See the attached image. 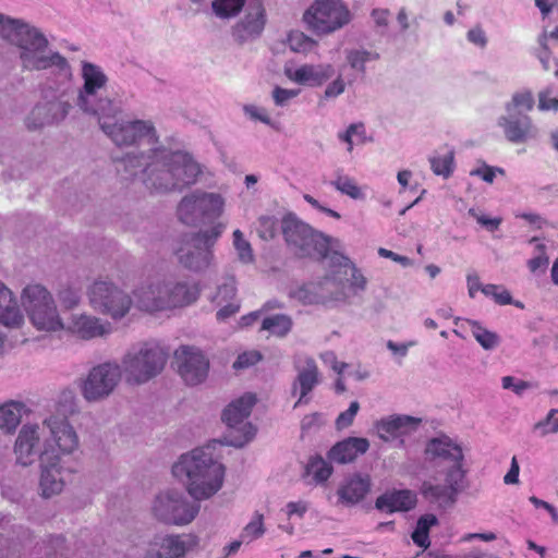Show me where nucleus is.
<instances>
[{"instance_id":"nucleus-1","label":"nucleus","mask_w":558,"mask_h":558,"mask_svg":"<svg viewBox=\"0 0 558 558\" xmlns=\"http://www.w3.org/2000/svg\"><path fill=\"white\" fill-rule=\"evenodd\" d=\"M172 474L179 480H185L186 489L194 499L203 500L221 488L225 466L210 452L197 448L181 456L172 466Z\"/></svg>"},{"instance_id":"nucleus-2","label":"nucleus","mask_w":558,"mask_h":558,"mask_svg":"<svg viewBox=\"0 0 558 558\" xmlns=\"http://www.w3.org/2000/svg\"><path fill=\"white\" fill-rule=\"evenodd\" d=\"M199 294L198 283L174 279H151L133 291L135 305L150 313L191 305Z\"/></svg>"},{"instance_id":"nucleus-3","label":"nucleus","mask_w":558,"mask_h":558,"mask_svg":"<svg viewBox=\"0 0 558 558\" xmlns=\"http://www.w3.org/2000/svg\"><path fill=\"white\" fill-rule=\"evenodd\" d=\"M121 114V108L114 104L97 114L104 133L117 146L147 145L156 153L155 146L159 143V136L154 123L150 120L124 121Z\"/></svg>"},{"instance_id":"nucleus-4","label":"nucleus","mask_w":558,"mask_h":558,"mask_svg":"<svg viewBox=\"0 0 558 558\" xmlns=\"http://www.w3.org/2000/svg\"><path fill=\"white\" fill-rule=\"evenodd\" d=\"M281 232L288 248L299 258L323 260L329 254L332 239L293 214L283 216Z\"/></svg>"},{"instance_id":"nucleus-5","label":"nucleus","mask_w":558,"mask_h":558,"mask_svg":"<svg viewBox=\"0 0 558 558\" xmlns=\"http://www.w3.org/2000/svg\"><path fill=\"white\" fill-rule=\"evenodd\" d=\"M199 173L198 163L189 154L175 151L170 155L167 169L159 170L156 179L149 175L145 184L156 191L182 190L194 184Z\"/></svg>"},{"instance_id":"nucleus-6","label":"nucleus","mask_w":558,"mask_h":558,"mask_svg":"<svg viewBox=\"0 0 558 558\" xmlns=\"http://www.w3.org/2000/svg\"><path fill=\"white\" fill-rule=\"evenodd\" d=\"M22 304L37 329L50 331L63 328L54 301L41 284H28L23 290Z\"/></svg>"},{"instance_id":"nucleus-7","label":"nucleus","mask_w":558,"mask_h":558,"mask_svg":"<svg viewBox=\"0 0 558 558\" xmlns=\"http://www.w3.org/2000/svg\"><path fill=\"white\" fill-rule=\"evenodd\" d=\"M255 403L256 396L254 393H245L223 410L222 421L228 427L225 437L227 445L243 447L254 438L256 429L246 420Z\"/></svg>"},{"instance_id":"nucleus-8","label":"nucleus","mask_w":558,"mask_h":558,"mask_svg":"<svg viewBox=\"0 0 558 558\" xmlns=\"http://www.w3.org/2000/svg\"><path fill=\"white\" fill-rule=\"evenodd\" d=\"M303 21L310 29L333 33L351 21V13L341 0H315L304 12Z\"/></svg>"},{"instance_id":"nucleus-9","label":"nucleus","mask_w":558,"mask_h":558,"mask_svg":"<svg viewBox=\"0 0 558 558\" xmlns=\"http://www.w3.org/2000/svg\"><path fill=\"white\" fill-rule=\"evenodd\" d=\"M223 226L217 225L210 230L193 234L177 250L181 265L193 271L209 267L213 260L211 247L220 236Z\"/></svg>"},{"instance_id":"nucleus-10","label":"nucleus","mask_w":558,"mask_h":558,"mask_svg":"<svg viewBox=\"0 0 558 558\" xmlns=\"http://www.w3.org/2000/svg\"><path fill=\"white\" fill-rule=\"evenodd\" d=\"M223 199L215 193L195 192L182 198L178 205V217L187 226H195L220 216Z\"/></svg>"},{"instance_id":"nucleus-11","label":"nucleus","mask_w":558,"mask_h":558,"mask_svg":"<svg viewBox=\"0 0 558 558\" xmlns=\"http://www.w3.org/2000/svg\"><path fill=\"white\" fill-rule=\"evenodd\" d=\"M90 306L112 319L124 317L132 305L131 298L113 283L102 280L95 281L88 290Z\"/></svg>"},{"instance_id":"nucleus-12","label":"nucleus","mask_w":558,"mask_h":558,"mask_svg":"<svg viewBox=\"0 0 558 558\" xmlns=\"http://www.w3.org/2000/svg\"><path fill=\"white\" fill-rule=\"evenodd\" d=\"M168 354L159 347H145L136 354H129L124 360L126 380L142 384L159 374L167 362Z\"/></svg>"},{"instance_id":"nucleus-13","label":"nucleus","mask_w":558,"mask_h":558,"mask_svg":"<svg viewBox=\"0 0 558 558\" xmlns=\"http://www.w3.org/2000/svg\"><path fill=\"white\" fill-rule=\"evenodd\" d=\"M82 77L84 84L77 98V105L81 109L97 116L113 105V101L108 98H96L108 81L106 74L98 65L86 61L83 62Z\"/></svg>"},{"instance_id":"nucleus-14","label":"nucleus","mask_w":558,"mask_h":558,"mask_svg":"<svg viewBox=\"0 0 558 558\" xmlns=\"http://www.w3.org/2000/svg\"><path fill=\"white\" fill-rule=\"evenodd\" d=\"M465 473L463 468H449L445 473V484L425 481L421 486V495L429 504L439 508L450 507L465 487Z\"/></svg>"},{"instance_id":"nucleus-15","label":"nucleus","mask_w":558,"mask_h":558,"mask_svg":"<svg viewBox=\"0 0 558 558\" xmlns=\"http://www.w3.org/2000/svg\"><path fill=\"white\" fill-rule=\"evenodd\" d=\"M198 510V505L187 502L180 494L174 492L158 495L153 506L154 514L158 520L175 525L192 522Z\"/></svg>"},{"instance_id":"nucleus-16","label":"nucleus","mask_w":558,"mask_h":558,"mask_svg":"<svg viewBox=\"0 0 558 558\" xmlns=\"http://www.w3.org/2000/svg\"><path fill=\"white\" fill-rule=\"evenodd\" d=\"M19 46L23 49L21 59L23 65L29 70H45L56 66L65 73L69 72L68 61L61 54L54 52L45 54L48 46L47 37H20Z\"/></svg>"},{"instance_id":"nucleus-17","label":"nucleus","mask_w":558,"mask_h":558,"mask_svg":"<svg viewBox=\"0 0 558 558\" xmlns=\"http://www.w3.org/2000/svg\"><path fill=\"white\" fill-rule=\"evenodd\" d=\"M121 378L118 364L102 363L93 367L82 384V393L88 401L108 397Z\"/></svg>"},{"instance_id":"nucleus-18","label":"nucleus","mask_w":558,"mask_h":558,"mask_svg":"<svg viewBox=\"0 0 558 558\" xmlns=\"http://www.w3.org/2000/svg\"><path fill=\"white\" fill-rule=\"evenodd\" d=\"M198 546L194 534L155 536L146 549L144 558H184Z\"/></svg>"},{"instance_id":"nucleus-19","label":"nucleus","mask_w":558,"mask_h":558,"mask_svg":"<svg viewBox=\"0 0 558 558\" xmlns=\"http://www.w3.org/2000/svg\"><path fill=\"white\" fill-rule=\"evenodd\" d=\"M178 373L187 385H197L208 375L209 362L196 348L181 345L174 352Z\"/></svg>"},{"instance_id":"nucleus-20","label":"nucleus","mask_w":558,"mask_h":558,"mask_svg":"<svg viewBox=\"0 0 558 558\" xmlns=\"http://www.w3.org/2000/svg\"><path fill=\"white\" fill-rule=\"evenodd\" d=\"M44 425L49 430L50 438L45 439L44 450L48 449L50 454L71 453L78 446V438L69 424L68 420L59 416H51L45 420Z\"/></svg>"},{"instance_id":"nucleus-21","label":"nucleus","mask_w":558,"mask_h":558,"mask_svg":"<svg viewBox=\"0 0 558 558\" xmlns=\"http://www.w3.org/2000/svg\"><path fill=\"white\" fill-rule=\"evenodd\" d=\"M41 475L39 486L41 495L46 498L57 495L62 492L64 486V478L62 477L60 457L58 454H50L48 449H45L40 454Z\"/></svg>"},{"instance_id":"nucleus-22","label":"nucleus","mask_w":558,"mask_h":558,"mask_svg":"<svg viewBox=\"0 0 558 558\" xmlns=\"http://www.w3.org/2000/svg\"><path fill=\"white\" fill-rule=\"evenodd\" d=\"M40 428L38 425H24L15 440L14 452L16 461L26 466L32 464L40 451Z\"/></svg>"},{"instance_id":"nucleus-23","label":"nucleus","mask_w":558,"mask_h":558,"mask_svg":"<svg viewBox=\"0 0 558 558\" xmlns=\"http://www.w3.org/2000/svg\"><path fill=\"white\" fill-rule=\"evenodd\" d=\"M369 475L352 474L343 480L337 489L338 505L352 507L361 502L371 490Z\"/></svg>"},{"instance_id":"nucleus-24","label":"nucleus","mask_w":558,"mask_h":558,"mask_svg":"<svg viewBox=\"0 0 558 558\" xmlns=\"http://www.w3.org/2000/svg\"><path fill=\"white\" fill-rule=\"evenodd\" d=\"M369 441L364 437H348L336 442L327 453L330 461L338 464H347L355 461L367 452Z\"/></svg>"},{"instance_id":"nucleus-25","label":"nucleus","mask_w":558,"mask_h":558,"mask_svg":"<svg viewBox=\"0 0 558 558\" xmlns=\"http://www.w3.org/2000/svg\"><path fill=\"white\" fill-rule=\"evenodd\" d=\"M335 73L330 64H304L295 70L286 69V76L298 84L312 87L322 86Z\"/></svg>"},{"instance_id":"nucleus-26","label":"nucleus","mask_w":558,"mask_h":558,"mask_svg":"<svg viewBox=\"0 0 558 558\" xmlns=\"http://www.w3.org/2000/svg\"><path fill=\"white\" fill-rule=\"evenodd\" d=\"M69 330L84 340L102 337L111 331V325L95 316L82 314L73 316Z\"/></svg>"},{"instance_id":"nucleus-27","label":"nucleus","mask_w":558,"mask_h":558,"mask_svg":"<svg viewBox=\"0 0 558 558\" xmlns=\"http://www.w3.org/2000/svg\"><path fill=\"white\" fill-rule=\"evenodd\" d=\"M426 454L432 459L451 462L450 468H462L464 460L462 448L447 436L430 439L426 446Z\"/></svg>"},{"instance_id":"nucleus-28","label":"nucleus","mask_w":558,"mask_h":558,"mask_svg":"<svg viewBox=\"0 0 558 558\" xmlns=\"http://www.w3.org/2000/svg\"><path fill=\"white\" fill-rule=\"evenodd\" d=\"M416 495L409 489L393 490L377 497L375 506L378 510L389 513L409 511L416 505Z\"/></svg>"},{"instance_id":"nucleus-29","label":"nucleus","mask_w":558,"mask_h":558,"mask_svg":"<svg viewBox=\"0 0 558 558\" xmlns=\"http://www.w3.org/2000/svg\"><path fill=\"white\" fill-rule=\"evenodd\" d=\"M499 125L504 129L506 138L511 143H525L534 135L532 120L527 116L515 118L502 117Z\"/></svg>"},{"instance_id":"nucleus-30","label":"nucleus","mask_w":558,"mask_h":558,"mask_svg":"<svg viewBox=\"0 0 558 558\" xmlns=\"http://www.w3.org/2000/svg\"><path fill=\"white\" fill-rule=\"evenodd\" d=\"M23 320L24 316L11 290L0 281V323L7 327H19Z\"/></svg>"},{"instance_id":"nucleus-31","label":"nucleus","mask_w":558,"mask_h":558,"mask_svg":"<svg viewBox=\"0 0 558 558\" xmlns=\"http://www.w3.org/2000/svg\"><path fill=\"white\" fill-rule=\"evenodd\" d=\"M266 10L260 0L250 1L239 27L248 35H260L266 24Z\"/></svg>"},{"instance_id":"nucleus-32","label":"nucleus","mask_w":558,"mask_h":558,"mask_svg":"<svg viewBox=\"0 0 558 558\" xmlns=\"http://www.w3.org/2000/svg\"><path fill=\"white\" fill-rule=\"evenodd\" d=\"M318 381L317 364L313 359H307L305 367L299 371L295 379L294 386H300V398L294 404V408H296L302 402H306L304 399L314 389Z\"/></svg>"},{"instance_id":"nucleus-33","label":"nucleus","mask_w":558,"mask_h":558,"mask_svg":"<svg viewBox=\"0 0 558 558\" xmlns=\"http://www.w3.org/2000/svg\"><path fill=\"white\" fill-rule=\"evenodd\" d=\"M0 35H44V33L24 19H15L0 13Z\"/></svg>"},{"instance_id":"nucleus-34","label":"nucleus","mask_w":558,"mask_h":558,"mask_svg":"<svg viewBox=\"0 0 558 558\" xmlns=\"http://www.w3.org/2000/svg\"><path fill=\"white\" fill-rule=\"evenodd\" d=\"M292 319L286 314H275L262 320L260 331H267L269 336L286 337L292 329Z\"/></svg>"},{"instance_id":"nucleus-35","label":"nucleus","mask_w":558,"mask_h":558,"mask_svg":"<svg viewBox=\"0 0 558 558\" xmlns=\"http://www.w3.org/2000/svg\"><path fill=\"white\" fill-rule=\"evenodd\" d=\"M418 422L420 420L408 415L391 416L387 420L380 421L377 424V430L381 438L388 439L389 437H396L403 427L410 424L416 425Z\"/></svg>"},{"instance_id":"nucleus-36","label":"nucleus","mask_w":558,"mask_h":558,"mask_svg":"<svg viewBox=\"0 0 558 558\" xmlns=\"http://www.w3.org/2000/svg\"><path fill=\"white\" fill-rule=\"evenodd\" d=\"M24 404L10 401L0 405V428L12 432L21 422Z\"/></svg>"},{"instance_id":"nucleus-37","label":"nucleus","mask_w":558,"mask_h":558,"mask_svg":"<svg viewBox=\"0 0 558 558\" xmlns=\"http://www.w3.org/2000/svg\"><path fill=\"white\" fill-rule=\"evenodd\" d=\"M438 524V519L435 514L427 513L418 518L416 527L411 537L417 546L426 549L429 547V530L432 526Z\"/></svg>"},{"instance_id":"nucleus-38","label":"nucleus","mask_w":558,"mask_h":558,"mask_svg":"<svg viewBox=\"0 0 558 558\" xmlns=\"http://www.w3.org/2000/svg\"><path fill=\"white\" fill-rule=\"evenodd\" d=\"M245 7V0H213L211 12L219 20L236 17Z\"/></svg>"},{"instance_id":"nucleus-39","label":"nucleus","mask_w":558,"mask_h":558,"mask_svg":"<svg viewBox=\"0 0 558 558\" xmlns=\"http://www.w3.org/2000/svg\"><path fill=\"white\" fill-rule=\"evenodd\" d=\"M306 474H311L316 483H325L332 474V466L320 456L312 457L306 464Z\"/></svg>"},{"instance_id":"nucleus-40","label":"nucleus","mask_w":558,"mask_h":558,"mask_svg":"<svg viewBox=\"0 0 558 558\" xmlns=\"http://www.w3.org/2000/svg\"><path fill=\"white\" fill-rule=\"evenodd\" d=\"M332 185L336 190L353 199H361L364 197L361 187L356 184L354 179L348 175H338L337 179L332 181Z\"/></svg>"},{"instance_id":"nucleus-41","label":"nucleus","mask_w":558,"mask_h":558,"mask_svg":"<svg viewBox=\"0 0 558 558\" xmlns=\"http://www.w3.org/2000/svg\"><path fill=\"white\" fill-rule=\"evenodd\" d=\"M471 327L472 335L484 349L492 350L497 347L499 338L495 332L482 327L477 322H472Z\"/></svg>"},{"instance_id":"nucleus-42","label":"nucleus","mask_w":558,"mask_h":558,"mask_svg":"<svg viewBox=\"0 0 558 558\" xmlns=\"http://www.w3.org/2000/svg\"><path fill=\"white\" fill-rule=\"evenodd\" d=\"M430 168L437 175L448 178L453 171V153L430 158Z\"/></svg>"},{"instance_id":"nucleus-43","label":"nucleus","mask_w":558,"mask_h":558,"mask_svg":"<svg viewBox=\"0 0 558 558\" xmlns=\"http://www.w3.org/2000/svg\"><path fill=\"white\" fill-rule=\"evenodd\" d=\"M379 54L376 52H369L366 50H351L347 54V59L352 69H355L362 73L365 72V63L371 60H376Z\"/></svg>"},{"instance_id":"nucleus-44","label":"nucleus","mask_w":558,"mask_h":558,"mask_svg":"<svg viewBox=\"0 0 558 558\" xmlns=\"http://www.w3.org/2000/svg\"><path fill=\"white\" fill-rule=\"evenodd\" d=\"M236 295V287L233 279L219 286L217 292L213 295L211 302L217 305H222L227 302H234Z\"/></svg>"},{"instance_id":"nucleus-45","label":"nucleus","mask_w":558,"mask_h":558,"mask_svg":"<svg viewBox=\"0 0 558 558\" xmlns=\"http://www.w3.org/2000/svg\"><path fill=\"white\" fill-rule=\"evenodd\" d=\"M233 245L238 251L239 257L244 263H251L254 259L253 250L248 241L243 236V233L236 229L233 232Z\"/></svg>"},{"instance_id":"nucleus-46","label":"nucleus","mask_w":558,"mask_h":558,"mask_svg":"<svg viewBox=\"0 0 558 558\" xmlns=\"http://www.w3.org/2000/svg\"><path fill=\"white\" fill-rule=\"evenodd\" d=\"M482 292L486 296H490L495 300L497 304L507 305L512 303V298L510 292L505 289L502 286L498 284H486L482 288Z\"/></svg>"},{"instance_id":"nucleus-47","label":"nucleus","mask_w":558,"mask_h":558,"mask_svg":"<svg viewBox=\"0 0 558 558\" xmlns=\"http://www.w3.org/2000/svg\"><path fill=\"white\" fill-rule=\"evenodd\" d=\"M265 532L263 514L256 513L254 519L247 523L242 532V541L250 542L260 537Z\"/></svg>"},{"instance_id":"nucleus-48","label":"nucleus","mask_w":558,"mask_h":558,"mask_svg":"<svg viewBox=\"0 0 558 558\" xmlns=\"http://www.w3.org/2000/svg\"><path fill=\"white\" fill-rule=\"evenodd\" d=\"M277 220L274 217L265 216L259 218L257 232L263 240H272L277 234Z\"/></svg>"},{"instance_id":"nucleus-49","label":"nucleus","mask_w":558,"mask_h":558,"mask_svg":"<svg viewBox=\"0 0 558 558\" xmlns=\"http://www.w3.org/2000/svg\"><path fill=\"white\" fill-rule=\"evenodd\" d=\"M360 410V404L357 401H353L350 403L349 409L344 412H341L336 420V428L338 430L348 428L352 425L355 415Z\"/></svg>"},{"instance_id":"nucleus-50","label":"nucleus","mask_w":558,"mask_h":558,"mask_svg":"<svg viewBox=\"0 0 558 558\" xmlns=\"http://www.w3.org/2000/svg\"><path fill=\"white\" fill-rule=\"evenodd\" d=\"M287 39L291 50L294 52L307 53L317 46L313 37H287Z\"/></svg>"},{"instance_id":"nucleus-51","label":"nucleus","mask_w":558,"mask_h":558,"mask_svg":"<svg viewBox=\"0 0 558 558\" xmlns=\"http://www.w3.org/2000/svg\"><path fill=\"white\" fill-rule=\"evenodd\" d=\"M262 354L259 351L252 350V351H245L241 354H239L238 359L233 363L234 369H243L247 368L250 366L255 365L262 360Z\"/></svg>"},{"instance_id":"nucleus-52","label":"nucleus","mask_w":558,"mask_h":558,"mask_svg":"<svg viewBox=\"0 0 558 558\" xmlns=\"http://www.w3.org/2000/svg\"><path fill=\"white\" fill-rule=\"evenodd\" d=\"M59 300L64 308L71 310L78 305L80 293L72 288H65L59 292Z\"/></svg>"},{"instance_id":"nucleus-53","label":"nucleus","mask_w":558,"mask_h":558,"mask_svg":"<svg viewBox=\"0 0 558 558\" xmlns=\"http://www.w3.org/2000/svg\"><path fill=\"white\" fill-rule=\"evenodd\" d=\"M511 105L514 108L532 110L534 106V98L531 92L525 90L521 93H517L512 96Z\"/></svg>"},{"instance_id":"nucleus-54","label":"nucleus","mask_w":558,"mask_h":558,"mask_svg":"<svg viewBox=\"0 0 558 558\" xmlns=\"http://www.w3.org/2000/svg\"><path fill=\"white\" fill-rule=\"evenodd\" d=\"M538 108L541 110H558V97L553 96L550 90H543L538 95Z\"/></svg>"},{"instance_id":"nucleus-55","label":"nucleus","mask_w":558,"mask_h":558,"mask_svg":"<svg viewBox=\"0 0 558 558\" xmlns=\"http://www.w3.org/2000/svg\"><path fill=\"white\" fill-rule=\"evenodd\" d=\"M300 90L294 89H286L279 86H276L272 90V98L277 106H284L290 99L296 97Z\"/></svg>"},{"instance_id":"nucleus-56","label":"nucleus","mask_w":558,"mask_h":558,"mask_svg":"<svg viewBox=\"0 0 558 558\" xmlns=\"http://www.w3.org/2000/svg\"><path fill=\"white\" fill-rule=\"evenodd\" d=\"M504 389H512L517 395H521L524 390L531 387V384L525 380H517L512 376H505L501 379Z\"/></svg>"},{"instance_id":"nucleus-57","label":"nucleus","mask_w":558,"mask_h":558,"mask_svg":"<svg viewBox=\"0 0 558 558\" xmlns=\"http://www.w3.org/2000/svg\"><path fill=\"white\" fill-rule=\"evenodd\" d=\"M144 155H126L124 158H122L120 161L124 166V171L130 172L132 175L136 174L135 169L140 168L144 165L143 162Z\"/></svg>"},{"instance_id":"nucleus-58","label":"nucleus","mask_w":558,"mask_h":558,"mask_svg":"<svg viewBox=\"0 0 558 558\" xmlns=\"http://www.w3.org/2000/svg\"><path fill=\"white\" fill-rule=\"evenodd\" d=\"M469 214L473 216L480 225L489 231L497 230L501 223V218H488L485 215L476 214L474 209H470Z\"/></svg>"},{"instance_id":"nucleus-59","label":"nucleus","mask_w":558,"mask_h":558,"mask_svg":"<svg viewBox=\"0 0 558 558\" xmlns=\"http://www.w3.org/2000/svg\"><path fill=\"white\" fill-rule=\"evenodd\" d=\"M364 132H365L364 131V125L362 123H359V124L354 123V124L349 125L347 131L339 135V138L341 141L348 143V145H349L348 150L351 151L352 150V146H353L352 136L354 134L362 135V134H364Z\"/></svg>"},{"instance_id":"nucleus-60","label":"nucleus","mask_w":558,"mask_h":558,"mask_svg":"<svg viewBox=\"0 0 558 558\" xmlns=\"http://www.w3.org/2000/svg\"><path fill=\"white\" fill-rule=\"evenodd\" d=\"M220 306L221 308L216 314L217 320L219 322H223L229 317L235 315L240 310V305L235 302H227Z\"/></svg>"},{"instance_id":"nucleus-61","label":"nucleus","mask_w":558,"mask_h":558,"mask_svg":"<svg viewBox=\"0 0 558 558\" xmlns=\"http://www.w3.org/2000/svg\"><path fill=\"white\" fill-rule=\"evenodd\" d=\"M345 84L341 76H338L332 83H330L325 89V97L331 98L337 97L344 92Z\"/></svg>"},{"instance_id":"nucleus-62","label":"nucleus","mask_w":558,"mask_h":558,"mask_svg":"<svg viewBox=\"0 0 558 558\" xmlns=\"http://www.w3.org/2000/svg\"><path fill=\"white\" fill-rule=\"evenodd\" d=\"M378 254L381 256V257H386V258H390L392 259L393 262H397L399 264H401L402 266H409L411 265V260L409 257L407 256H402V255H399L392 251H389L387 248H384V247H380L378 250Z\"/></svg>"},{"instance_id":"nucleus-63","label":"nucleus","mask_w":558,"mask_h":558,"mask_svg":"<svg viewBox=\"0 0 558 558\" xmlns=\"http://www.w3.org/2000/svg\"><path fill=\"white\" fill-rule=\"evenodd\" d=\"M519 472H520L519 463L517 461V458L513 457L511 460L510 470L505 475L504 482L506 484H517L519 482Z\"/></svg>"},{"instance_id":"nucleus-64","label":"nucleus","mask_w":558,"mask_h":558,"mask_svg":"<svg viewBox=\"0 0 558 558\" xmlns=\"http://www.w3.org/2000/svg\"><path fill=\"white\" fill-rule=\"evenodd\" d=\"M558 410H551L546 418V422L543 424L547 427V432L557 433L558 432Z\"/></svg>"}]
</instances>
